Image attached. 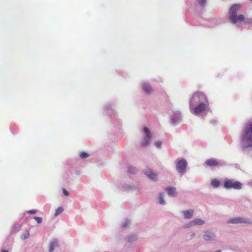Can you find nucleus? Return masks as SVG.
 <instances>
[{
    "instance_id": "obj_3",
    "label": "nucleus",
    "mask_w": 252,
    "mask_h": 252,
    "mask_svg": "<svg viewBox=\"0 0 252 252\" xmlns=\"http://www.w3.org/2000/svg\"><path fill=\"white\" fill-rule=\"evenodd\" d=\"M207 101L206 96L202 92H196L192 95L190 100V107H191L197 103L199 104Z\"/></svg>"
},
{
    "instance_id": "obj_23",
    "label": "nucleus",
    "mask_w": 252,
    "mask_h": 252,
    "mask_svg": "<svg viewBox=\"0 0 252 252\" xmlns=\"http://www.w3.org/2000/svg\"><path fill=\"white\" fill-rule=\"evenodd\" d=\"M136 169L134 167H129L128 168V172L132 174H134L136 173Z\"/></svg>"
},
{
    "instance_id": "obj_15",
    "label": "nucleus",
    "mask_w": 252,
    "mask_h": 252,
    "mask_svg": "<svg viewBox=\"0 0 252 252\" xmlns=\"http://www.w3.org/2000/svg\"><path fill=\"white\" fill-rule=\"evenodd\" d=\"M185 218L190 219L192 216L193 211L192 210H189L183 212Z\"/></svg>"
},
{
    "instance_id": "obj_27",
    "label": "nucleus",
    "mask_w": 252,
    "mask_h": 252,
    "mask_svg": "<svg viewBox=\"0 0 252 252\" xmlns=\"http://www.w3.org/2000/svg\"><path fill=\"white\" fill-rule=\"evenodd\" d=\"M63 193L65 196H68L69 195L68 192L65 189H63Z\"/></svg>"
},
{
    "instance_id": "obj_7",
    "label": "nucleus",
    "mask_w": 252,
    "mask_h": 252,
    "mask_svg": "<svg viewBox=\"0 0 252 252\" xmlns=\"http://www.w3.org/2000/svg\"><path fill=\"white\" fill-rule=\"evenodd\" d=\"M228 222L231 223H252V222L251 220L248 219H245L243 218L238 217L229 220L228 221Z\"/></svg>"
},
{
    "instance_id": "obj_4",
    "label": "nucleus",
    "mask_w": 252,
    "mask_h": 252,
    "mask_svg": "<svg viewBox=\"0 0 252 252\" xmlns=\"http://www.w3.org/2000/svg\"><path fill=\"white\" fill-rule=\"evenodd\" d=\"M242 184L238 181H234L231 180L225 181L224 187L227 189H240L242 188Z\"/></svg>"
},
{
    "instance_id": "obj_31",
    "label": "nucleus",
    "mask_w": 252,
    "mask_h": 252,
    "mask_svg": "<svg viewBox=\"0 0 252 252\" xmlns=\"http://www.w3.org/2000/svg\"><path fill=\"white\" fill-rule=\"evenodd\" d=\"M215 252H221L220 250L216 251Z\"/></svg>"
},
{
    "instance_id": "obj_28",
    "label": "nucleus",
    "mask_w": 252,
    "mask_h": 252,
    "mask_svg": "<svg viewBox=\"0 0 252 252\" xmlns=\"http://www.w3.org/2000/svg\"><path fill=\"white\" fill-rule=\"evenodd\" d=\"M129 221H126L123 224V226L124 227H125L129 223Z\"/></svg>"
},
{
    "instance_id": "obj_25",
    "label": "nucleus",
    "mask_w": 252,
    "mask_h": 252,
    "mask_svg": "<svg viewBox=\"0 0 252 252\" xmlns=\"http://www.w3.org/2000/svg\"><path fill=\"white\" fill-rule=\"evenodd\" d=\"M155 145L158 148H160L161 146V142L159 141L155 142Z\"/></svg>"
},
{
    "instance_id": "obj_13",
    "label": "nucleus",
    "mask_w": 252,
    "mask_h": 252,
    "mask_svg": "<svg viewBox=\"0 0 252 252\" xmlns=\"http://www.w3.org/2000/svg\"><path fill=\"white\" fill-rule=\"evenodd\" d=\"M166 190L167 191L168 195L170 196H175L176 195L175 188L168 187L166 189Z\"/></svg>"
},
{
    "instance_id": "obj_6",
    "label": "nucleus",
    "mask_w": 252,
    "mask_h": 252,
    "mask_svg": "<svg viewBox=\"0 0 252 252\" xmlns=\"http://www.w3.org/2000/svg\"><path fill=\"white\" fill-rule=\"evenodd\" d=\"M187 166V162L184 159H179L176 164V168L178 172L182 175L185 173Z\"/></svg>"
},
{
    "instance_id": "obj_16",
    "label": "nucleus",
    "mask_w": 252,
    "mask_h": 252,
    "mask_svg": "<svg viewBox=\"0 0 252 252\" xmlns=\"http://www.w3.org/2000/svg\"><path fill=\"white\" fill-rule=\"evenodd\" d=\"M204 221L200 219H195L191 222V225H201L203 224Z\"/></svg>"
},
{
    "instance_id": "obj_8",
    "label": "nucleus",
    "mask_w": 252,
    "mask_h": 252,
    "mask_svg": "<svg viewBox=\"0 0 252 252\" xmlns=\"http://www.w3.org/2000/svg\"><path fill=\"white\" fill-rule=\"evenodd\" d=\"M143 131L146 135V138H145L144 140L142 141V145L143 146H145L148 145L150 143L151 139V132L150 131L149 129L146 127H144Z\"/></svg>"
},
{
    "instance_id": "obj_12",
    "label": "nucleus",
    "mask_w": 252,
    "mask_h": 252,
    "mask_svg": "<svg viewBox=\"0 0 252 252\" xmlns=\"http://www.w3.org/2000/svg\"><path fill=\"white\" fill-rule=\"evenodd\" d=\"M142 88L144 91L148 94L152 91V88L151 86L147 83L143 84L142 85Z\"/></svg>"
},
{
    "instance_id": "obj_29",
    "label": "nucleus",
    "mask_w": 252,
    "mask_h": 252,
    "mask_svg": "<svg viewBox=\"0 0 252 252\" xmlns=\"http://www.w3.org/2000/svg\"><path fill=\"white\" fill-rule=\"evenodd\" d=\"M135 239V237L132 236V238H131V239L129 238L128 241H134Z\"/></svg>"
},
{
    "instance_id": "obj_26",
    "label": "nucleus",
    "mask_w": 252,
    "mask_h": 252,
    "mask_svg": "<svg viewBox=\"0 0 252 252\" xmlns=\"http://www.w3.org/2000/svg\"><path fill=\"white\" fill-rule=\"evenodd\" d=\"M36 212H37V210H31L29 211L28 212V213L30 214H35Z\"/></svg>"
},
{
    "instance_id": "obj_21",
    "label": "nucleus",
    "mask_w": 252,
    "mask_h": 252,
    "mask_svg": "<svg viewBox=\"0 0 252 252\" xmlns=\"http://www.w3.org/2000/svg\"><path fill=\"white\" fill-rule=\"evenodd\" d=\"M63 207H59L55 214V216H58L59 214L63 213Z\"/></svg>"
},
{
    "instance_id": "obj_19",
    "label": "nucleus",
    "mask_w": 252,
    "mask_h": 252,
    "mask_svg": "<svg viewBox=\"0 0 252 252\" xmlns=\"http://www.w3.org/2000/svg\"><path fill=\"white\" fill-rule=\"evenodd\" d=\"M164 195L163 193H160L159 194V202L160 204L164 205L165 204V202L163 199Z\"/></svg>"
},
{
    "instance_id": "obj_5",
    "label": "nucleus",
    "mask_w": 252,
    "mask_h": 252,
    "mask_svg": "<svg viewBox=\"0 0 252 252\" xmlns=\"http://www.w3.org/2000/svg\"><path fill=\"white\" fill-rule=\"evenodd\" d=\"M208 105V101L200 103L194 108V114L197 115L204 112L207 110Z\"/></svg>"
},
{
    "instance_id": "obj_22",
    "label": "nucleus",
    "mask_w": 252,
    "mask_h": 252,
    "mask_svg": "<svg viewBox=\"0 0 252 252\" xmlns=\"http://www.w3.org/2000/svg\"><path fill=\"white\" fill-rule=\"evenodd\" d=\"M29 236H30L29 232L28 231H26L22 234V238L23 239H26L29 238Z\"/></svg>"
},
{
    "instance_id": "obj_17",
    "label": "nucleus",
    "mask_w": 252,
    "mask_h": 252,
    "mask_svg": "<svg viewBox=\"0 0 252 252\" xmlns=\"http://www.w3.org/2000/svg\"><path fill=\"white\" fill-rule=\"evenodd\" d=\"M220 181L216 179H214L211 182V185L214 188H217L220 186Z\"/></svg>"
},
{
    "instance_id": "obj_14",
    "label": "nucleus",
    "mask_w": 252,
    "mask_h": 252,
    "mask_svg": "<svg viewBox=\"0 0 252 252\" xmlns=\"http://www.w3.org/2000/svg\"><path fill=\"white\" fill-rule=\"evenodd\" d=\"M58 246V242L56 239L53 240L50 244L49 246V252H53L54 251V248Z\"/></svg>"
},
{
    "instance_id": "obj_18",
    "label": "nucleus",
    "mask_w": 252,
    "mask_h": 252,
    "mask_svg": "<svg viewBox=\"0 0 252 252\" xmlns=\"http://www.w3.org/2000/svg\"><path fill=\"white\" fill-rule=\"evenodd\" d=\"M197 4L201 7H204L207 2V0H196Z\"/></svg>"
},
{
    "instance_id": "obj_2",
    "label": "nucleus",
    "mask_w": 252,
    "mask_h": 252,
    "mask_svg": "<svg viewBox=\"0 0 252 252\" xmlns=\"http://www.w3.org/2000/svg\"><path fill=\"white\" fill-rule=\"evenodd\" d=\"M242 141L252 147V123L247 124L243 129Z\"/></svg>"
},
{
    "instance_id": "obj_1",
    "label": "nucleus",
    "mask_w": 252,
    "mask_h": 252,
    "mask_svg": "<svg viewBox=\"0 0 252 252\" xmlns=\"http://www.w3.org/2000/svg\"><path fill=\"white\" fill-rule=\"evenodd\" d=\"M241 5L239 4H234L229 10V19L231 23L236 24L238 22H245L249 24H252V19H247L245 20V17L243 15L237 16V13L240 10Z\"/></svg>"
},
{
    "instance_id": "obj_10",
    "label": "nucleus",
    "mask_w": 252,
    "mask_h": 252,
    "mask_svg": "<svg viewBox=\"0 0 252 252\" xmlns=\"http://www.w3.org/2000/svg\"><path fill=\"white\" fill-rule=\"evenodd\" d=\"M207 165L210 167H215L219 165V162L215 159L210 158L205 161Z\"/></svg>"
},
{
    "instance_id": "obj_24",
    "label": "nucleus",
    "mask_w": 252,
    "mask_h": 252,
    "mask_svg": "<svg viewBox=\"0 0 252 252\" xmlns=\"http://www.w3.org/2000/svg\"><path fill=\"white\" fill-rule=\"evenodd\" d=\"M34 219L38 223H41L42 222V219L41 218L34 217Z\"/></svg>"
},
{
    "instance_id": "obj_30",
    "label": "nucleus",
    "mask_w": 252,
    "mask_h": 252,
    "mask_svg": "<svg viewBox=\"0 0 252 252\" xmlns=\"http://www.w3.org/2000/svg\"><path fill=\"white\" fill-rule=\"evenodd\" d=\"M1 252H8V251L6 250H2Z\"/></svg>"
},
{
    "instance_id": "obj_11",
    "label": "nucleus",
    "mask_w": 252,
    "mask_h": 252,
    "mask_svg": "<svg viewBox=\"0 0 252 252\" xmlns=\"http://www.w3.org/2000/svg\"><path fill=\"white\" fill-rule=\"evenodd\" d=\"M145 174L151 179L156 180L157 179V175L150 169L145 171Z\"/></svg>"
},
{
    "instance_id": "obj_9",
    "label": "nucleus",
    "mask_w": 252,
    "mask_h": 252,
    "mask_svg": "<svg viewBox=\"0 0 252 252\" xmlns=\"http://www.w3.org/2000/svg\"><path fill=\"white\" fill-rule=\"evenodd\" d=\"M215 237V235L214 233L209 231H205L203 235V238L205 241L212 240Z\"/></svg>"
},
{
    "instance_id": "obj_20",
    "label": "nucleus",
    "mask_w": 252,
    "mask_h": 252,
    "mask_svg": "<svg viewBox=\"0 0 252 252\" xmlns=\"http://www.w3.org/2000/svg\"><path fill=\"white\" fill-rule=\"evenodd\" d=\"M79 156H80V157L82 158V159H84V158H87L88 157H89V154L87 153H85L84 152H82L81 153H80L79 154Z\"/></svg>"
}]
</instances>
